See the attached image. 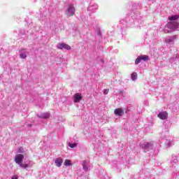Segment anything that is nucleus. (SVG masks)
Returning a JSON list of instances; mask_svg holds the SVG:
<instances>
[{
    "label": "nucleus",
    "mask_w": 179,
    "mask_h": 179,
    "mask_svg": "<svg viewBox=\"0 0 179 179\" xmlns=\"http://www.w3.org/2000/svg\"><path fill=\"white\" fill-rule=\"evenodd\" d=\"M66 15L68 16V17L75 15V6H73V5L71 4L69 6L66 11Z\"/></svg>",
    "instance_id": "nucleus-1"
},
{
    "label": "nucleus",
    "mask_w": 179,
    "mask_h": 179,
    "mask_svg": "<svg viewBox=\"0 0 179 179\" xmlns=\"http://www.w3.org/2000/svg\"><path fill=\"white\" fill-rule=\"evenodd\" d=\"M141 61H149V56L148 55H139L135 60V64L138 65Z\"/></svg>",
    "instance_id": "nucleus-2"
},
{
    "label": "nucleus",
    "mask_w": 179,
    "mask_h": 179,
    "mask_svg": "<svg viewBox=\"0 0 179 179\" xmlns=\"http://www.w3.org/2000/svg\"><path fill=\"white\" fill-rule=\"evenodd\" d=\"M24 159V156L22 154H18L15 157V162L17 164H21L22 162Z\"/></svg>",
    "instance_id": "nucleus-3"
},
{
    "label": "nucleus",
    "mask_w": 179,
    "mask_h": 179,
    "mask_svg": "<svg viewBox=\"0 0 179 179\" xmlns=\"http://www.w3.org/2000/svg\"><path fill=\"white\" fill-rule=\"evenodd\" d=\"M59 50H71V46L66 43H61L57 45Z\"/></svg>",
    "instance_id": "nucleus-4"
},
{
    "label": "nucleus",
    "mask_w": 179,
    "mask_h": 179,
    "mask_svg": "<svg viewBox=\"0 0 179 179\" xmlns=\"http://www.w3.org/2000/svg\"><path fill=\"white\" fill-rule=\"evenodd\" d=\"M168 115H169V113H167V112L166 111H164V112H160L157 115V117L158 118H160V120H167Z\"/></svg>",
    "instance_id": "nucleus-5"
},
{
    "label": "nucleus",
    "mask_w": 179,
    "mask_h": 179,
    "mask_svg": "<svg viewBox=\"0 0 179 179\" xmlns=\"http://www.w3.org/2000/svg\"><path fill=\"white\" fill-rule=\"evenodd\" d=\"M114 113L118 117H122L124 115V109L122 108H116L114 110Z\"/></svg>",
    "instance_id": "nucleus-6"
},
{
    "label": "nucleus",
    "mask_w": 179,
    "mask_h": 179,
    "mask_svg": "<svg viewBox=\"0 0 179 179\" xmlns=\"http://www.w3.org/2000/svg\"><path fill=\"white\" fill-rule=\"evenodd\" d=\"M83 96L82 94L79 93H76L74 94V103H78L79 100H82Z\"/></svg>",
    "instance_id": "nucleus-7"
},
{
    "label": "nucleus",
    "mask_w": 179,
    "mask_h": 179,
    "mask_svg": "<svg viewBox=\"0 0 179 179\" xmlns=\"http://www.w3.org/2000/svg\"><path fill=\"white\" fill-rule=\"evenodd\" d=\"M55 163L57 167H61L63 163L62 158L59 157L56 159Z\"/></svg>",
    "instance_id": "nucleus-8"
},
{
    "label": "nucleus",
    "mask_w": 179,
    "mask_h": 179,
    "mask_svg": "<svg viewBox=\"0 0 179 179\" xmlns=\"http://www.w3.org/2000/svg\"><path fill=\"white\" fill-rule=\"evenodd\" d=\"M177 19H179L178 15H173L171 17H168V20H171V22H173L174 20H177Z\"/></svg>",
    "instance_id": "nucleus-9"
},
{
    "label": "nucleus",
    "mask_w": 179,
    "mask_h": 179,
    "mask_svg": "<svg viewBox=\"0 0 179 179\" xmlns=\"http://www.w3.org/2000/svg\"><path fill=\"white\" fill-rule=\"evenodd\" d=\"M169 24L172 27V29H177L178 27V23L176 22H169Z\"/></svg>",
    "instance_id": "nucleus-10"
},
{
    "label": "nucleus",
    "mask_w": 179,
    "mask_h": 179,
    "mask_svg": "<svg viewBox=\"0 0 179 179\" xmlns=\"http://www.w3.org/2000/svg\"><path fill=\"white\" fill-rule=\"evenodd\" d=\"M64 166H72V161L70 159H66L64 163Z\"/></svg>",
    "instance_id": "nucleus-11"
},
{
    "label": "nucleus",
    "mask_w": 179,
    "mask_h": 179,
    "mask_svg": "<svg viewBox=\"0 0 179 179\" xmlns=\"http://www.w3.org/2000/svg\"><path fill=\"white\" fill-rule=\"evenodd\" d=\"M41 118H43L45 120H47V118H50V113H43L41 116Z\"/></svg>",
    "instance_id": "nucleus-12"
},
{
    "label": "nucleus",
    "mask_w": 179,
    "mask_h": 179,
    "mask_svg": "<svg viewBox=\"0 0 179 179\" xmlns=\"http://www.w3.org/2000/svg\"><path fill=\"white\" fill-rule=\"evenodd\" d=\"M131 79L132 80H136V79H138V74L136 73H133L131 74Z\"/></svg>",
    "instance_id": "nucleus-13"
},
{
    "label": "nucleus",
    "mask_w": 179,
    "mask_h": 179,
    "mask_svg": "<svg viewBox=\"0 0 179 179\" xmlns=\"http://www.w3.org/2000/svg\"><path fill=\"white\" fill-rule=\"evenodd\" d=\"M83 170H87V165H86V160H84L83 162Z\"/></svg>",
    "instance_id": "nucleus-14"
},
{
    "label": "nucleus",
    "mask_w": 179,
    "mask_h": 179,
    "mask_svg": "<svg viewBox=\"0 0 179 179\" xmlns=\"http://www.w3.org/2000/svg\"><path fill=\"white\" fill-rule=\"evenodd\" d=\"M20 167H22V169H27V167H29V164H20Z\"/></svg>",
    "instance_id": "nucleus-15"
},
{
    "label": "nucleus",
    "mask_w": 179,
    "mask_h": 179,
    "mask_svg": "<svg viewBox=\"0 0 179 179\" xmlns=\"http://www.w3.org/2000/svg\"><path fill=\"white\" fill-rule=\"evenodd\" d=\"M69 148H71L72 149H73V148H76V146H78V144H76V143H69Z\"/></svg>",
    "instance_id": "nucleus-16"
},
{
    "label": "nucleus",
    "mask_w": 179,
    "mask_h": 179,
    "mask_svg": "<svg viewBox=\"0 0 179 179\" xmlns=\"http://www.w3.org/2000/svg\"><path fill=\"white\" fill-rule=\"evenodd\" d=\"M26 57H27V55H26V53H21L20 55V58H22V59H24V58H26Z\"/></svg>",
    "instance_id": "nucleus-17"
},
{
    "label": "nucleus",
    "mask_w": 179,
    "mask_h": 179,
    "mask_svg": "<svg viewBox=\"0 0 179 179\" xmlns=\"http://www.w3.org/2000/svg\"><path fill=\"white\" fill-rule=\"evenodd\" d=\"M150 147V143H147L146 144L143 145L144 149H149Z\"/></svg>",
    "instance_id": "nucleus-18"
},
{
    "label": "nucleus",
    "mask_w": 179,
    "mask_h": 179,
    "mask_svg": "<svg viewBox=\"0 0 179 179\" xmlns=\"http://www.w3.org/2000/svg\"><path fill=\"white\" fill-rule=\"evenodd\" d=\"M108 92H110V90L108 89H105L103 90V94H108Z\"/></svg>",
    "instance_id": "nucleus-19"
},
{
    "label": "nucleus",
    "mask_w": 179,
    "mask_h": 179,
    "mask_svg": "<svg viewBox=\"0 0 179 179\" xmlns=\"http://www.w3.org/2000/svg\"><path fill=\"white\" fill-rule=\"evenodd\" d=\"M12 179H17V177L16 176H13Z\"/></svg>",
    "instance_id": "nucleus-20"
},
{
    "label": "nucleus",
    "mask_w": 179,
    "mask_h": 179,
    "mask_svg": "<svg viewBox=\"0 0 179 179\" xmlns=\"http://www.w3.org/2000/svg\"><path fill=\"white\" fill-rule=\"evenodd\" d=\"M169 43H171V40L169 39Z\"/></svg>",
    "instance_id": "nucleus-21"
}]
</instances>
